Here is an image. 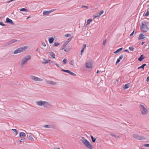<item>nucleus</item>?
<instances>
[{"instance_id": "4be33fe9", "label": "nucleus", "mask_w": 149, "mask_h": 149, "mask_svg": "<svg viewBox=\"0 0 149 149\" xmlns=\"http://www.w3.org/2000/svg\"><path fill=\"white\" fill-rule=\"evenodd\" d=\"M19 136H23L24 137L26 136V134L24 133V132H20L19 134Z\"/></svg>"}, {"instance_id": "a878e982", "label": "nucleus", "mask_w": 149, "mask_h": 149, "mask_svg": "<svg viewBox=\"0 0 149 149\" xmlns=\"http://www.w3.org/2000/svg\"><path fill=\"white\" fill-rule=\"evenodd\" d=\"M146 65V64H143L142 65L138 67V69H139L141 68H142L143 70L144 69V67Z\"/></svg>"}, {"instance_id": "603ef678", "label": "nucleus", "mask_w": 149, "mask_h": 149, "mask_svg": "<svg viewBox=\"0 0 149 149\" xmlns=\"http://www.w3.org/2000/svg\"><path fill=\"white\" fill-rule=\"evenodd\" d=\"M146 81L147 82L149 81V77H148L146 79Z\"/></svg>"}, {"instance_id": "0eeeda50", "label": "nucleus", "mask_w": 149, "mask_h": 149, "mask_svg": "<svg viewBox=\"0 0 149 149\" xmlns=\"http://www.w3.org/2000/svg\"><path fill=\"white\" fill-rule=\"evenodd\" d=\"M55 10L52 9L50 11L45 10L43 12V15H47L51 13L54 12Z\"/></svg>"}, {"instance_id": "bb28decb", "label": "nucleus", "mask_w": 149, "mask_h": 149, "mask_svg": "<svg viewBox=\"0 0 149 149\" xmlns=\"http://www.w3.org/2000/svg\"><path fill=\"white\" fill-rule=\"evenodd\" d=\"M92 19H89L87 21V24H90V23L92 22Z\"/></svg>"}, {"instance_id": "423d86ee", "label": "nucleus", "mask_w": 149, "mask_h": 149, "mask_svg": "<svg viewBox=\"0 0 149 149\" xmlns=\"http://www.w3.org/2000/svg\"><path fill=\"white\" fill-rule=\"evenodd\" d=\"M142 24L141 26V29L143 32H146L148 30V28L147 26L144 24L143 22L141 23Z\"/></svg>"}, {"instance_id": "2eb2a0df", "label": "nucleus", "mask_w": 149, "mask_h": 149, "mask_svg": "<svg viewBox=\"0 0 149 149\" xmlns=\"http://www.w3.org/2000/svg\"><path fill=\"white\" fill-rule=\"evenodd\" d=\"M146 38L145 35H143V34L141 33L139 36L138 39L139 40H141L144 38Z\"/></svg>"}, {"instance_id": "f257e3e1", "label": "nucleus", "mask_w": 149, "mask_h": 149, "mask_svg": "<svg viewBox=\"0 0 149 149\" xmlns=\"http://www.w3.org/2000/svg\"><path fill=\"white\" fill-rule=\"evenodd\" d=\"M80 141L86 148L88 149H92L93 148V146L90 142L84 137H82L80 139Z\"/></svg>"}, {"instance_id": "6ab92c4d", "label": "nucleus", "mask_w": 149, "mask_h": 149, "mask_svg": "<svg viewBox=\"0 0 149 149\" xmlns=\"http://www.w3.org/2000/svg\"><path fill=\"white\" fill-rule=\"evenodd\" d=\"M28 138L31 141H34V139L33 136L31 135H29L28 136Z\"/></svg>"}, {"instance_id": "a211bd4d", "label": "nucleus", "mask_w": 149, "mask_h": 149, "mask_svg": "<svg viewBox=\"0 0 149 149\" xmlns=\"http://www.w3.org/2000/svg\"><path fill=\"white\" fill-rule=\"evenodd\" d=\"M144 58H145V57L143 56V55H141L140 57L139 58L138 60L140 61H142Z\"/></svg>"}, {"instance_id": "393cba45", "label": "nucleus", "mask_w": 149, "mask_h": 149, "mask_svg": "<svg viewBox=\"0 0 149 149\" xmlns=\"http://www.w3.org/2000/svg\"><path fill=\"white\" fill-rule=\"evenodd\" d=\"M54 38L52 37H51L49 39V41L50 43H52L54 41Z\"/></svg>"}, {"instance_id": "ddd939ff", "label": "nucleus", "mask_w": 149, "mask_h": 149, "mask_svg": "<svg viewBox=\"0 0 149 149\" xmlns=\"http://www.w3.org/2000/svg\"><path fill=\"white\" fill-rule=\"evenodd\" d=\"M42 63L44 64H46L48 63H53V61L50 60H44V61L42 62Z\"/></svg>"}, {"instance_id": "4468645a", "label": "nucleus", "mask_w": 149, "mask_h": 149, "mask_svg": "<svg viewBox=\"0 0 149 149\" xmlns=\"http://www.w3.org/2000/svg\"><path fill=\"white\" fill-rule=\"evenodd\" d=\"M46 83L47 84H51L52 85H55L56 84V83L51 81H46Z\"/></svg>"}, {"instance_id": "20e7f679", "label": "nucleus", "mask_w": 149, "mask_h": 149, "mask_svg": "<svg viewBox=\"0 0 149 149\" xmlns=\"http://www.w3.org/2000/svg\"><path fill=\"white\" fill-rule=\"evenodd\" d=\"M31 57L29 55L26 56V57L23 58L21 61V65L22 66H23L26 64V62L28 60L31 59Z\"/></svg>"}, {"instance_id": "b1692460", "label": "nucleus", "mask_w": 149, "mask_h": 149, "mask_svg": "<svg viewBox=\"0 0 149 149\" xmlns=\"http://www.w3.org/2000/svg\"><path fill=\"white\" fill-rule=\"evenodd\" d=\"M123 49V48H120L118 49L116 51L114 52V53L116 54L117 53L120 51H121Z\"/></svg>"}, {"instance_id": "09e8293b", "label": "nucleus", "mask_w": 149, "mask_h": 149, "mask_svg": "<svg viewBox=\"0 0 149 149\" xmlns=\"http://www.w3.org/2000/svg\"><path fill=\"white\" fill-rule=\"evenodd\" d=\"M42 45L44 47H45L46 46V44H45L44 42H42Z\"/></svg>"}, {"instance_id": "a18cd8bd", "label": "nucleus", "mask_w": 149, "mask_h": 149, "mask_svg": "<svg viewBox=\"0 0 149 149\" xmlns=\"http://www.w3.org/2000/svg\"><path fill=\"white\" fill-rule=\"evenodd\" d=\"M0 25L3 26H5V25L1 22H0Z\"/></svg>"}, {"instance_id": "aec40b11", "label": "nucleus", "mask_w": 149, "mask_h": 149, "mask_svg": "<svg viewBox=\"0 0 149 149\" xmlns=\"http://www.w3.org/2000/svg\"><path fill=\"white\" fill-rule=\"evenodd\" d=\"M144 15L146 16H148L149 15V8L147 10L146 12L145 13H144Z\"/></svg>"}, {"instance_id": "f03ea898", "label": "nucleus", "mask_w": 149, "mask_h": 149, "mask_svg": "<svg viewBox=\"0 0 149 149\" xmlns=\"http://www.w3.org/2000/svg\"><path fill=\"white\" fill-rule=\"evenodd\" d=\"M139 108L141 113L142 115H146L148 114V110L145 105L140 104L139 105Z\"/></svg>"}, {"instance_id": "37998d69", "label": "nucleus", "mask_w": 149, "mask_h": 149, "mask_svg": "<svg viewBox=\"0 0 149 149\" xmlns=\"http://www.w3.org/2000/svg\"><path fill=\"white\" fill-rule=\"evenodd\" d=\"M68 42H65V43H64L63 45V47H65L66 45H67L68 43Z\"/></svg>"}, {"instance_id": "864d4df0", "label": "nucleus", "mask_w": 149, "mask_h": 149, "mask_svg": "<svg viewBox=\"0 0 149 149\" xmlns=\"http://www.w3.org/2000/svg\"><path fill=\"white\" fill-rule=\"evenodd\" d=\"M49 126V125H45V126H44V127H47V128H49V127H48Z\"/></svg>"}, {"instance_id": "bf43d9fd", "label": "nucleus", "mask_w": 149, "mask_h": 149, "mask_svg": "<svg viewBox=\"0 0 149 149\" xmlns=\"http://www.w3.org/2000/svg\"><path fill=\"white\" fill-rule=\"evenodd\" d=\"M111 135H112L113 136H115V135H113V134H111Z\"/></svg>"}, {"instance_id": "9b49d317", "label": "nucleus", "mask_w": 149, "mask_h": 149, "mask_svg": "<svg viewBox=\"0 0 149 149\" xmlns=\"http://www.w3.org/2000/svg\"><path fill=\"white\" fill-rule=\"evenodd\" d=\"M5 22L7 23H9L13 25L14 24V23H13L12 20L10 19L8 17L6 18Z\"/></svg>"}, {"instance_id": "5701e85b", "label": "nucleus", "mask_w": 149, "mask_h": 149, "mask_svg": "<svg viewBox=\"0 0 149 149\" xmlns=\"http://www.w3.org/2000/svg\"><path fill=\"white\" fill-rule=\"evenodd\" d=\"M50 55L53 58H55V54L53 52H51L50 53Z\"/></svg>"}, {"instance_id": "cd10ccee", "label": "nucleus", "mask_w": 149, "mask_h": 149, "mask_svg": "<svg viewBox=\"0 0 149 149\" xmlns=\"http://www.w3.org/2000/svg\"><path fill=\"white\" fill-rule=\"evenodd\" d=\"M68 73H69L70 74L74 76H75L76 75V74L75 73H73V72H72L70 71L69 70V71Z\"/></svg>"}, {"instance_id": "f8f14e48", "label": "nucleus", "mask_w": 149, "mask_h": 149, "mask_svg": "<svg viewBox=\"0 0 149 149\" xmlns=\"http://www.w3.org/2000/svg\"><path fill=\"white\" fill-rule=\"evenodd\" d=\"M85 66L88 68H92L93 67L91 63L90 62L86 63Z\"/></svg>"}, {"instance_id": "e2e57ef3", "label": "nucleus", "mask_w": 149, "mask_h": 149, "mask_svg": "<svg viewBox=\"0 0 149 149\" xmlns=\"http://www.w3.org/2000/svg\"><path fill=\"white\" fill-rule=\"evenodd\" d=\"M143 149V148H141V149Z\"/></svg>"}, {"instance_id": "c9c22d12", "label": "nucleus", "mask_w": 149, "mask_h": 149, "mask_svg": "<svg viewBox=\"0 0 149 149\" xmlns=\"http://www.w3.org/2000/svg\"><path fill=\"white\" fill-rule=\"evenodd\" d=\"M61 70L62 71L64 72H67V73H68V72H69V70H64V69H62Z\"/></svg>"}, {"instance_id": "f3484780", "label": "nucleus", "mask_w": 149, "mask_h": 149, "mask_svg": "<svg viewBox=\"0 0 149 149\" xmlns=\"http://www.w3.org/2000/svg\"><path fill=\"white\" fill-rule=\"evenodd\" d=\"M42 105L45 107H47L49 106V104L47 102H43Z\"/></svg>"}, {"instance_id": "7ed1b4c3", "label": "nucleus", "mask_w": 149, "mask_h": 149, "mask_svg": "<svg viewBox=\"0 0 149 149\" xmlns=\"http://www.w3.org/2000/svg\"><path fill=\"white\" fill-rule=\"evenodd\" d=\"M27 46H24L18 48L14 51V54H17L24 52L27 49Z\"/></svg>"}, {"instance_id": "72a5a7b5", "label": "nucleus", "mask_w": 149, "mask_h": 149, "mask_svg": "<svg viewBox=\"0 0 149 149\" xmlns=\"http://www.w3.org/2000/svg\"><path fill=\"white\" fill-rule=\"evenodd\" d=\"M63 64H66L67 63V59L65 58L64 59L63 61Z\"/></svg>"}, {"instance_id": "3c124183", "label": "nucleus", "mask_w": 149, "mask_h": 149, "mask_svg": "<svg viewBox=\"0 0 149 149\" xmlns=\"http://www.w3.org/2000/svg\"><path fill=\"white\" fill-rule=\"evenodd\" d=\"M106 40H104L103 42V44L104 45H105L106 43Z\"/></svg>"}, {"instance_id": "c03bdc74", "label": "nucleus", "mask_w": 149, "mask_h": 149, "mask_svg": "<svg viewBox=\"0 0 149 149\" xmlns=\"http://www.w3.org/2000/svg\"><path fill=\"white\" fill-rule=\"evenodd\" d=\"M123 58V55H121L120 56H119V59L120 60L121 59H122Z\"/></svg>"}, {"instance_id": "c85d7f7f", "label": "nucleus", "mask_w": 149, "mask_h": 149, "mask_svg": "<svg viewBox=\"0 0 149 149\" xmlns=\"http://www.w3.org/2000/svg\"><path fill=\"white\" fill-rule=\"evenodd\" d=\"M68 73H69L70 74L74 76H75L76 75V74L75 73H73V72H72L70 71L69 70V71Z\"/></svg>"}, {"instance_id": "4c0bfd02", "label": "nucleus", "mask_w": 149, "mask_h": 149, "mask_svg": "<svg viewBox=\"0 0 149 149\" xmlns=\"http://www.w3.org/2000/svg\"><path fill=\"white\" fill-rule=\"evenodd\" d=\"M86 47V44H83V48L82 49H84Z\"/></svg>"}, {"instance_id": "58836bf2", "label": "nucleus", "mask_w": 149, "mask_h": 149, "mask_svg": "<svg viewBox=\"0 0 149 149\" xmlns=\"http://www.w3.org/2000/svg\"><path fill=\"white\" fill-rule=\"evenodd\" d=\"M59 45V43H58L55 42L54 44V46H58Z\"/></svg>"}, {"instance_id": "473e14b6", "label": "nucleus", "mask_w": 149, "mask_h": 149, "mask_svg": "<svg viewBox=\"0 0 149 149\" xmlns=\"http://www.w3.org/2000/svg\"><path fill=\"white\" fill-rule=\"evenodd\" d=\"M70 49L69 47H66L64 51L65 52H68L70 51Z\"/></svg>"}, {"instance_id": "4d7b16f0", "label": "nucleus", "mask_w": 149, "mask_h": 149, "mask_svg": "<svg viewBox=\"0 0 149 149\" xmlns=\"http://www.w3.org/2000/svg\"><path fill=\"white\" fill-rule=\"evenodd\" d=\"M125 51L126 52H129L128 51V50L127 49L125 50Z\"/></svg>"}, {"instance_id": "dca6fc26", "label": "nucleus", "mask_w": 149, "mask_h": 149, "mask_svg": "<svg viewBox=\"0 0 149 149\" xmlns=\"http://www.w3.org/2000/svg\"><path fill=\"white\" fill-rule=\"evenodd\" d=\"M43 102H42L41 101H37L36 102V104L38 106H42L43 105Z\"/></svg>"}, {"instance_id": "de8ad7c7", "label": "nucleus", "mask_w": 149, "mask_h": 149, "mask_svg": "<svg viewBox=\"0 0 149 149\" xmlns=\"http://www.w3.org/2000/svg\"><path fill=\"white\" fill-rule=\"evenodd\" d=\"M134 31H133L132 32V33H131L130 35V36H132L133 35V34L134 33Z\"/></svg>"}, {"instance_id": "1a4fd4ad", "label": "nucleus", "mask_w": 149, "mask_h": 149, "mask_svg": "<svg viewBox=\"0 0 149 149\" xmlns=\"http://www.w3.org/2000/svg\"><path fill=\"white\" fill-rule=\"evenodd\" d=\"M104 12V11L103 10H102L99 13H98L96 15H93V17L95 18L99 17L103 14Z\"/></svg>"}, {"instance_id": "c756f323", "label": "nucleus", "mask_w": 149, "mask_h": 149, "mask_svg": "<svg viewBox=\"0 0 149 149\" xmlns=\"http://www.w3.org/2000/svg\"><path fill=\"white\" fill-rule=\"evenodd\" d=\"M20 11H25L27 12H28V10L27 9H25V8H22L21 9H20Z\"/></svg>"}, {"instance_id": "680f3d73", "label": "nucleus", "mask_w": 149, "mask_h": 149, "mask_svg": "<svg viewBox=\"0 0 149 149\" xmlns=\"http://www.w3.org/2000/svg\"><path fill=\"white\" fill-rule=\"evenodd\" d=\"M57 149H60V148H57Z\"/></svg>"}, {"instance_id": "412c9836", "label": "nucleus", "mask_w": 149, "mask_h": 149, "mask_svg": "<svg viewBox=\"0 0 149 149\" xmlns=\"http://www.w3.org/2000/svg\"><path fill=\"white\" fill-rule=\"evenodd\" d=\"M17 40L14 39L11 41L9 43H8V45H9L13 43H14L17 41Z\"/></svg>"}, {"instance_id": "39448f33", "label": "nucleus", "mask_w": 149, "mask_h": 149, "mask_svg": "<svg viewBox=\"0 0 149 149\" xmlns=\"http://www.w3.org/2000/svg\"><path fill=\"white\" fill-rule=\"evenodd\" d=\"M132 136L135 139L139 140H141L145 139V138L143 136L139 135L138 134H133Z\"/></svg>"}, {"instance_id": "a19ab883", "label": "nucleus", "mask_w": 149, "mask_h": 149, "mask_svg": "<svg viewBox=\"0 0 149 149\" xmlns=\"http://www.w3.org/2000/svg\"><path fill=\"white\" fill-rule=\"evenodd\" d=\"M120 61V60L118 58L116 62V65H117L118 63Z\"/></svg>"}, {"instance_id": "8fccbe9b", "label": "nucleus", "mask_w": 149, "mask_h": 149, "mask_svg": "<svg viewBox=\"0 0 149 149\" xmlns=\"http://www.w3.org/2000/svg\"><path fill=\"white\" fill-rule=\"evenodd\" d=\"M84 7L86 8V9H88V7L86 6H81V7H82V8Z\"/></svg>"}, {"instance_id": "13d9d810", "label": "nucleus", "mask_w": 149, "mask_h": 149, "mask_svg": "<svg viewBox=\"0 0 149 149\" xmlns=\"http://www.w3.org/2000/svg\"><path fill=\"white\" fill-rule=\"evenodd\" d=\"M99 70H98L97 72V74H98V73H99Z\"/></svg>"}, {"instance_id": "79ce46f5", "label": "nucleus", "mask_w": 149, "mask_h": 149, "mask_svg": "<svg viewBox=\"0 0 149 149\" xmlns=\"http://www.w3.org/2000/svg\"><path fill=\"white\" fill-rule=\"evenodd\" d=\"M70 35V34H66L65 35V36L66 37H68Z\"/></svg>"}, {"instance_id": "6e6552de", "label": "nucleus", "mask_w": 149, "mask_h": 149, "mask_svg": "<svg viewBox=\"0 0 149 149\" xmlns=\"http://www.w3.org/2000/svg\"><path fill=\"white\" fill-rule=\"evenodd\" d=\"M31 78L32 80L35 81H42V79L34 76H31Z\"/></svg>"}, {"instance_id": "2f4dec72", "label": "nucleus", "mask_w": 149, "mask_h": 149, "mask_svg": "<svg viewBox=\"0 0 149 149\" xmlns=\"http://www.w3.org/2000/svg\"><path fill=\"white\" fill-rule=\"evenodd\" d=\"M91 139H92V141L93 142H95V141L96 140V139L94 138H93V136L92 135H91Z\"/></svg>"}, {"instance_id": "7c9ffc66", "label": "nucleus", "mask_w": 149, "mask_h": 149, "mask_svg": "<svg viewBox=\"0 0 149 149\" xmlns=\"http://www.w3.org/2000/svg\"><path fill=\"white\" fill-rule=\"evenodd\" d=\"M129 87V85H128V84H126L125 85L124 87V88L125 89H127V88H128Z\"/></svg>"}, {"instance_id": "49530a36", "label": "nucleus", "mask_w": 149, "mask_h": 149, "mask_svg": "<svg viewBox=\"0 0 149 149\" xmlns=\"http://www.w3.org/2000/svg\"><path fill=\"white\" fill-rule=\"evenodd\" d=\"M84 50V49H82L81 50V54H80L81 55H82V53L83 52Z\"/></svg>"}, {"instance_id": "ea45409f", "label": "nucleus", "mask_w": 149, "mask_h": 149, "mask_svg": "<svg viewBox=\"0 0 149 149\" xmlns=\"http://www.w3.org/2000/svg\"><path fill=\"white\" fill-rule=\"evenodd\" d=\"M144 146L149 147V144H145L143 145Z\"/></svg>"}, {"instance_id": "e433bc0d", "label": "nucleus", "mask_w": 149, "mask_h": 149, "mask_svg": "<svg viewBox=\"0 0 149 149\" xmlns=\"http://www.w3.org/2000/svg\"><path fill=\"white\" fill-rule=\"evenodd\" d=\"M129 49L130 51H132L134 50V48L132 47V46H130L129 47Z\"/></svg>"}, {"instance_id": "6e6d98bb", "label": "nucleus", "mask_w": 149, "mask_h": 149, "mask_svg": "<svg viewBox=\"0 0 149 149\" xmlns=\"http://www.w3.org/2000/svg\"><path fill=\"white\" fill-rule=\"evenodd\" d=\"M145 43V42H142V43H141V45H143V44Z\"/></svg>"}, {"instance_id": "f704fd0d", "label": "nucleus", "mask_w": 149, "mask_h": 149, "mask_svg": "<svg viewBox=\"0 0 149 149\" xmlns=\"http://www.w3.org/2000/svg\"><path fill=\"white\" fill-rule=\"evenodd\" d=\"M12 130L16 133V135H17L18 134V132L17 130L13 129Z\"/></svg>"}, {"instance_id": "0e129e2a", "label": "nucleus", "mask_w": 149, "mask_h": 149, "mask_svg": "<svg viewBox=\"0 0 149 149\" xmlns=\"http://www.w3.org/2000/svg\"><path fill=\"white\" fill-rule=\"evenodd\" d=\"M1 17H0V18H1Z\"/></svg>"}, {"instance_id": "9d476101", "label": "nucleus", "mask_w": 149, "mask_h": 149, "mask_svg": "<svg viewBox=\"0 0 149 149\" xmlns=\"http://www.w3.org/2000/svg\"><path fill=\"white\" fill-rule=\"evenodd\" d=\"M69 64L73 66H75L76 65H77V64L75 62V61L73 59L71 60L69 62Z\"/></svg>"}, {"instance_id": "5fc2aeb1", "label": "nucleus", "mask_w": 149, "mask_h": 149, "mask_svg": "<svg viewBox=\"0 0 149 149\" xmlns=\"http://www.w3.org/2000/svg\"><path fill=\"white\" fill-rule=\"evenodd\" d=\"M54 65H56L58 67H59L58 65L57 64V63H55Z\"/></svg>"}, {"instance_id": "052dcab7", "label": "nucleus", "mask_w": 149, "mask_h": 149, "mask_svg": "<svg viewBox=\"0 0 149 149\" xmlns=\"http://www.w3.org/2000/svg\"><path fill=\"white\" fill-rule=\"evenodd\" d=\"M10 2V1H8V2H7V3H9V2Z\"/></svg>"}]
</instances>
